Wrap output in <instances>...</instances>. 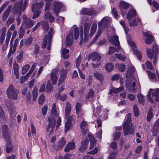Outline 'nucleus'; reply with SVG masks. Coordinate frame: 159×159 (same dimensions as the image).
<instances>
[{
	"mask_svg": "<svg viewBox=\"0 0 159 159\" xmlns=\"http://www.w3.org/2000/svg\"><path fill=\"white\" fill-rule=\"evenodd\" d=\"M58 115L59 113L57 110L56 105L55 103H53L50 115L48 118L49 123L47 129V131L48 132L49 131L50 134H52L53 132V129L55 125L56 119L57 117L59 116Z\"/></svg>",
	"mask_w": 159,
	"mask_h": 159,
	"instance_id": "nucleus-1",
	"label": "nucleus"
},
{
	"mask_svg": "<svg viewBox=\"0 0 159 159\" xmlns=\"http://www.w3.org/2000/svg\"><path fill=\"white\" fill-rule=\"evenodd\" d=\"M131 114L129 113L127 117L126 121L123 125L124 134L125 135L133 134L134 132V126L131 122Z\"/></svg>",
	"mask_w": 159,
	"mask_h": 159,
	"instance_id": "nucleus-2",
	"label": "nucleus"
},
{
	"mask_svg": "<svg viewBox=\"0 0 159 159\" xmlns=\"http://www.w3.org/2000/svg\"><path fill=\"white\" fill-rule=\"evenodd\" d=\"M72 28L74 29V31H70L68 34L66 40V43L67 46L71 45L73 40L74 37L75 40L77 39L79 35V30L75 25L73 26Z\"/></svg>",
	"mask_w": 159,
	"mask_h": 159,
	"instance_id": "nucleus-3",
	"label": "nucleus"
},
{
	"mask_svg": "<svg viewBox=\"0 0 159 159\" xmlns=\"http://www.w3.org/2000/svg\"><path fill=\"white\" fill-rule=\"evenodd\" d=\"M66 107L65 108V118L67 119L65 125V131L67 132L70 128L71 123L70 120H72V117L70 116L71 108L70 103L69 102L66 103Z\"/></svg>",
	"mask_w": 159,
	"mask_h": 159,
	"instance_id": "nucleus-4",
	"label": "nucleus"
},
{
	"mask_svg": "<svg viewBox=\"0 0 159 159\" xmlns=\"http://www.w3.org/2000/svg\"><path fill=\"white\" fill-rule=\"evenodd\" d=\"M101 56L97 52H93L90 54L88 57L89 61H92L93 67L97 68L101 64Z\"/></svg>",
	"mask_w": 159,
	"mask_h": 159,
	"instance_id": "nucleus-5",
	"label": "nucleus"
},
{
	"mask_svg": "<svg viewBox=\"0 0 159 159\" xmlns=\"http://www.w3.org/2000/svg\"><path fill=\"white\" fill-rule=\"evenodd\" d=\"M23 4L22 0L18 2H16L13 6L12 10L14 14H17L18 17L16 19L17 25H20V20L19 18L21 14V11Z\"/></svg>",
	"mask_w": 159,
	"mask_h": 159,
	"instance_id": "nucleus-6",
	"label": "nucleus"
},
{
	"mask_svg": "<svg viewBox=\"0 0 159 159\" xmlns=\"http://www.w3.org/2000/svg\"><path fill=\"white\" fill-rule=\"evenodd\" d=\"M147 98L148 101L152 103H153L154 100L159 102V89H154L153 91L152 89H150Z\"/></svg>",
	"mask_w": 159,
	"mask_h": 159,
	"instance_id": "nucleus-7",
	"label": "nucleus"
},
{
	"mask_svg": "<svg viewBox=\"0 0 159 159\" xmlns=\"http://www.w3.org/2000/svg\"><path fill=\"white\" fill-rule=\"evenodd\" d=\"M6 94L7 97L10 99L16 100L17 98V93L16 90L12 84H10L7 89Z\"/></svg>",
	"mask_w": 159,
	"mask_h": 159,
	"instance_id": "nucleus-8",
	"label": "nucleus"
},
{
	"mask_svg": "<svg viewBox=\"0 0 159 159\" xmlns=\"http://www.w3.org/2000/svg\"><path fill=\"white\" fill-rule=\"evenodd\" d=\"M66 140L63 137L59 139L56 143L53 145V148L57 150H60L66 144Z\"/></svg>",
	"mask_w": 159,
	"mask_h": 159,
	"instance_id": "nucleus-9",
	"label": "nucleus"
},
{
	"mask_svg": "<svg viewBox=\"0 0 159 159\" xmlns=\"http://www.w3.org/2000/svg\"><path fill=\"white\" fill-rule=\"evenodd\" d=\"M23 24L22 26L25 28V27L27 29L30 28L32 27L34 25L33 21L29 18H27L25 15L23 16Z\"/></svg>",
	"mask_w": 159,
	"mask_h": 159,
	"instance_id": "nucleus-10",
	"label": "nucleus"
},
{
	"mask_svg": "<svg viewBox=\"0 0 159 159\" xmlns=\"http://www.w3.org/2000/svg\"><path fill=\"white\" fill-rule=\"evenodd\" d=\"M129 4L124 1H121L119 4V7L120 9L122 15L124 16L125 14L126 10L128 8Z\"/></svg>",
	"mask_w": 159,
	"mask_h": 159,
	"instance_id": "nucleus-11",
	"label": "nucleus"
},
{
	"mask_svg": "<svg viewBox=\"0 0 159 159\" xmlns=\"http://www.w3.org/2000/svg\"><path fill=\"white\" fill-rule=\"evenodd\" d=\"M53 12L56 14V16H57L59 12L62 7V3L60 2L57 1L53 2Z\"/></svg>",
	"mask_w": 159,
	"mask_h": 159,
	"instance_id": "nucleus-12",
	"label": "nucleus"
},
{
	"mask_svg": "<svg viewBox=\"0 0 159 159\" xmlns=\"http://www.w3.org/2000/svg\"><path fill=\"white\" fill-rule=\"evenodd\" d=\"M58 70L57 68L52 70L50 73V77L52 83L53 85L56 84L57 81L58 80V76L57 73Z\"/></svg>",
	"mask_w": 159,
	"mask_h": 159,
	"instance_id": "nucleus-13",
	"label": "nucleus"
},
{
	"mask_svg": "<svg viewBox=\"0 0 159 159\" xmlns=\"http://www.w3.org/2000/svg\"><path fill=\"white\" fill-rule=\"evenodd\" d=\"M136 80L134 78L132 77L129 79L127 78L126 81V87L129 89L131 88L132 87L134 88L135 86Z\"/></svg>",
	"mask_w": 159,
	"mask_h": 159,
	"instance_id": "nucleus-14",
	"label": "nucleus"
},
{
	"mask_svg": "<svg viewBox=\"0 0 159 159\" xmlns=\"http://www.w3.org/2000/svg\"><path fill=\"white\" fill-rule=\"evenodd\" d=\"M111 22L110 18L109 17H104L98 23L99 28L103 27L108 25Z\"/></svg>",
	"mask_w": 159,
	"mask_h": 159,
	"instance_id": "nucleus-15",
	"label": "nucleus"
},
{
	"mask_svg": "<svg viewBox=\"0 0 159 159\" xmlns=\"http://www.w3.org/2000/svg\"><path fill=\"white\" fill-rule=\"evenodd\" d=\"M91 26L90 24L86 23L84 25V42L87 41L89 37V31Z\"/></svg>",
	"mask_w": 159,
	"mask_h": 159,
	"instance_id": "nucleus-16",
	"label": "nucleus"
},
{
	"mask_svg": "<svg viewBox=\"0 0 159 159\" xmlns=\"http://www.w3.org/2000/svg\"><path fill=\"white\" fill-rule=\"evenodd\" d=\"M67 72V70L66 69H63L61 72L60 77L59 78L58 85L59 86L62 84L66 78V74Z\"/></svg>",
	"mask_w": 159,
	"mask_h": 159,
	"instance_id": "nucleus-17",
	"label": "nucleus"
},
{
	"mask_svg": "<svg viewBox=\"0 0 159 159\" xmlns=\"http://www.w3.org/2000/svg\"><path fill=\"white\" fill-rule=\"evenodd\" d=\"M75 148V144L74 142H69L65 147L64 151L66 152H68L70 150H73Z\"/></svg>",
	"mask_w": 159,
	"mask_h": 159,
	"instance_id": "nucleus-18",
	"label": "nucleus"
},
{
	"mask_svg": "<svg viewBox=\"0 0 159 159\" xmlns=\"http://www.w3.org/2000/svg\"><path fill=\"white\" fill-rule=\"evenodd\" d=\"M88 124L85 121H82L80 123V128L82 130V133L84 134H86L88 130L87 128Z\"/></svg>",
	"mask_w": 159,
	"mask_h": 159,
	"instance_id": "nucleus-19",
	"label": "nucleus"
},
{
	"mask_svg": "<svg viewBox=\"0 0 159 159\" xmlns=\"http://www.w3.org/2000/svg\"><path fill=\"white\" fill-rule=\"evenodd\" d=\"M143 35L144 37H147L145 41L146 43L149 44L152 43L153 41V38L149 33L143 32Z\"/></svg>",
	"mask_w": 159,
	"mask_h": 159,
	"instance_id": "nucleus-20",
	"label": "nucleus"
},
{
	"mask_svg": "<svg viewBox=\"0 0 159 159\" xmlns=\"http://www.w3.org/2000/svg\"><path fill=\"white\" fill-rule=\"evenodd\" d=\"M109 40L110 42L112 43L113 44L116 46H118L119 44L118 36L114 35V36L109 37Z\"/></svg>",
	"mask_w": 159,
	"mask_h": 159,
	"instance_id": "nucleus-21",
	"label": "nucleus"
},
{
	"mask_svg": "<svg viewBox=\"0 0 159 159\" xmlns=\"http://www.w3.org/2000/svg\"><path fill=\"white\" fill-rule=\"evenodd\" d=\"M43 5V2L41 1L40 3H34L32 6V11L33 12L36 10H39L41 8Z\"/></svg>",
	"mask_w": 159,
	"mask_h": 159,
	"instance_id": "nucleus-22",
	"label": "nucleus"
},
{
	"mask_svg": "<svg viewBox=\"0 0 159 159\" xmlns=\"http://www.w3.org/2000/svg\"><path fill=\"white\" fill-rule=\"evenodd\" d=\"M136 15V11L133 9H130L127 15V19L130 20L134 17Z\"/></svg>",
	"mask_w": 159,
	"mask_h": 159,
	"instance_id": "nucleus-23",
	"label": "nucleus"
},
{
	"mask_svg": "<svg viewBox=\"0 0 159 159\" xmlns=\"http://www.w3.org/2000/svg\"><path fill=\"white\" fill-rule=\"evenodd\" d=\"M2 132L4 137H5L6 139H7L8 137V135L10 134V132L8 130V127L7 125H4L2 126Z\"/></svg>",
	"mask_w": 159,
	"mask_h": 159,
	"instance_id": "nucleus-24",
	"label": "nucleus"
},
{
	"mask_svg": "<svg viewBox=\"0 0 159 159\" xmlns=\"http://www.w3.org/2000/svg\"><path fill=\"white\" fill-rule=\"evenodd\" d=\"M89 143V140L87 139L82 141L81 145L79 148V150L81 152L85 151L86 149L87 145Z\"/></svg>",
	"mask_w": 159,
	"mask_h": 159,
	"instance_id": "nucleus-25",
	"label": "nucleus"
},
{
	"mask_svg": "<svg viewBox=\"0 0 159 159\" xmlns=\"http://www.w3.org/2000/svg\"><path fill=\"white\" fill-rule=\"evenodd\" d=\"M12 6L10 5L8 7L7 10L3 12V15L2 16V19L3 20H6L7 17L8 16L9 12L11 11L12 8Z\"/></svg>",
	"mask_w": 159,
	"mask_h": 159,
	"instance_id": "nucleus-26",
	"label": "nucleus"
},
{
	"mask_svg": "<svg viewBox=\"0 0 159 159\" xmlns=\"http://www.w3.org/2000/svg\"><path fill=\"white\" fill-rule=\"evenodd\" d=\"M7 140V144L6 145V151L7 153H9L11 151L13 148V146L10 143L11 139L10 138H7V139H6Z\"/></svg>",
	"mask_w": 159,
	"mask_h": 159,
	"instance_id": "nucleus-27",
	"label": "nucleus"
},
{
	"mask_svg": "<svg viewBox=\"0 0 159 159\" xmlns=\"http://www.w3.org/2000/svg\"><path fill=\"white\" fill-rule=\"evenodd\" d=\"M80 13L82 14L91 15L93 14V11L92 9L89 8H84L81 10Z\"/></svg>",
	"mask_w": 159,
	"mask_h": 159,
	"instance_id": "nucleus-28",
	"label": "nucleus"
},
{
	"mask_svg": "<svg viewBox=\"0 0 159 159\" xmlns=\"http://www.w3.org/2000/svg\"><path fill=\"white\" fill-rule=\"evenodd\" d=\"M69 50L65 48L62 49L61 52V56H62L64 59H66L68 58L69 56L68 54Z\"/></svg>",
	"mask_w": 159,
	"mask_h": 159,
	"instance_id": "nucleus-29",
	"label": "nucleus"
},
{
	"mask_svg": "<svg viewBox=\"0 0 159 159\" xmlns=\"http://www.w3.org/2000/svg\"><path fill=\"white\" fill-rule=\"evenodd\" d=\"M81 107L82 106L81 104L79 102H77L75 105V109L76 114L78 116L80 115H82L83 111Z\"/></svg>",
	"mask_w": 159,
	"mask_h": 159,
	"instance_id": "nucleus-30",
	"label": "nucleus"
},
{
	"mask_svg": "<svg viewBox=\"0 0 159 159\" xmlns=\"http://www.w3.org/2000/svg\"><path fill=\"white\" fill-rule=\"evenodd\" d=\"M45 19L48 20L50 23H52L54 20V17L52 15L51 13L49 12H47L44 16Z\"/></svg>",
	"mask_w": 159,
	"mask_h": 159,
	"instance_id": "nucleus-31",
	"label": "nucleus"
},
{
	"mask_svg": "<svg viewBox=\"0 0 159 159\" xmlns=\"http://www.w3.org/2000/svg\"><path fill=\"white\" fill-rule=\"evenodd\" d=\"M13 69L14 74L16 75V79L19 78V66L16 63H14L13 64Z\"/></svg>",
	"mask_w": 159,
	"mask_h": 159,
	"instance_id": "nucleus-32",
	"label": "nucleus"
},
{
	"mask_svg": "<svg viewBox=\"0 0 159 159\" xmlns=\"http://www.w3.org/2000/svg\"><path fill=\"white\" fill-rule=\"evenodd\" d=\"M93 76L101 82L103 80V76L100 72L96 71L93 74Z\"/></svg>",
	"mask_w": 159,
	"mask_h": 159,
	"instance_id": "nucleus-33",
	"label": "nucleus"
},
{
	"mask_svg": "<svg viewBox=\"0 0 159 159\" xmlns=\"http://www.w3.org/2000/svg\"><path fill=\"white\" fill-rule=\"evenodd\" d=\"M140 19L139 18H136L135 19L133 20L132 21L129 22V24L130 26H136L138 24H140Z\"/></svg>",
	"mask_w": 159,
	"mask_h": 159,
	"instance_id": "nucleus-34",
	"label": "nucleus"
},
{
	"mask_svg": "<svg viewBox=\"0 0 159 159\" xmlns=\"http://www.w3.org/2000/svg\"><path fill=\"white\" fill-rule=\"evenodd\" d=\"M6 32V27H3L2 29V33L0 38V45L2 44L4 40L5 33Z\"/></svg>",
	"mask_w": 159,
	"mask_h": 159,
	"instance_id": "nucleus-35",
	"label": "nucleus"
},
{
	"mask_svg": "<svg viewBox=\"0 0 159 159\" xmlns=\"http://www.w3.org/2000/svg\"><path fill=\"white\" fill-rule=\"evenodd\" d=\"M97 24L96 23H93L91 29L90 33V36L91 37L94 35L95 33L97 28Z\"/></svg>",
	"mask_w": 159,
	"mask_h": 159,
	"instance_id": "nucleus-36",
	"label": "nucleus"
},
{
	"mask_svg": "<svg viewBox=\"0 0 159 159\" xmlns=\"http://www.w3.org/2000/svg\"><path fill=\"white\" fill-rule=\"evenodd\" d=\"M146 51L148 57L150 59H152L154 52L153 50L150 48H147Z\"/></svg>",
	"mask_w": 159,
	"mask_h": 159,
	"instance_id": "nucleus-37",
	"label": "nucleus"
},
{
	"mask_svg": "<svg viewBox=\"0 0 159 159\" xmlns=\"http://www.w3.org/2000/svg\"><path fill=\"white\" fill-rule=\"evenodd\" d=\"M25 28L22 26L20 27L18 31L19 37L20 39L22 38L24 34Z\"/></svg>",
	"mask_w": 159,
	"mask_h": 159,
	"instance_id": "nucleus-38",
	"label": "nucleus"
},
{
	"mask_svg": "<svg viewBox=\"0 0 159 159\" xmlns=\"http://www.w3.org/2000/svg\"><path fill=\"white\" fill-rule=\"evenodd\" d=\"M57 98V99H59L61 101H65L66 98L67 96L66 94L64 93L61 94L60 93L56 94Z\"/></svg>",
	"mask_w": 159,
	"mask_h": 159,
	"instance_id": "nucleus-39",
	"label": "nucleus"
},
{
	"mask_svg": "<svg viewBox=\"0 0 159 159\" xmlns=\"http://www.w3.org/2000/svg\"><path fill=\"white\" fill-rule=\"evenodd\" d=\"M123 89V87H121L119 88H113L112 89L110 92V93H117L122 91Z\"/></svg>",
	"mask_w": 159,
	"mask_h": 159,
	"instance_id": "nucleus-40",
	"label": "nucleus"
},
{
	"mask_svg": "<svg viewBox=\"0 0 159 159\" xmlns=\"http://www.w3.org/2000/svg\"><path fill=\"white\" fill-rule=\"evenodd\" d=\"M105 68L108 72L111 71L114 68V65L111 63H107L105 66Z\"/></svg>",
	"mask_w": 159,
	"mask_h": 159,
	"instance_id": "nucleus-41",
	"label": "nucleus"
},
{
	"mask_svg": "<svg viewBox=\"0 0 159 159\" xmlns=\"http://www.w3.org/2000/svg\"><path fill=\"white\" fill-rule=\"evenodd\" d=\"M137 98L139 103L142 104H143L145 101V99L143 95L141 93L138 94L137 95Z\"/></svg>",
	"mask_w": 159,
	"mask_h": 159,
	"instance_id": "nucleus-42",
	"label": "nucleus"
},
{
	"mask_svg": "<svg viewBox=\"0 0 159 159\" xmlns=\"http://www.w3.org/2000/svg\"><path fill=\"white\" fill-rule=\"evenodd\" d=\"M48 36L47 35H45L43 39L42 45V48H46L47 43Z\"/></svg>",
	"mask_w": 159,
	"mask_h": 159,
	"instance_id": "nucleus-43",
	"label": "nucleus"
},
{
	"mask_svg": "<svg viewBox=\"0 0 159 159\" xmlns=\"http://www.w3.org/2000/svg\"><path fill=\"white\" fill-rule=\"evenodd\" d=\"M116 51H118L115 47L112 46H110L109 48L108 54L109 55H111Z\"/></svg>",
	"mask_w": 159,
	"mask_h": 159,
	"instance_id": "nucleus-44",
	"label": "nucleus"
},
{
	"mask_svg": "<svg viewBox=\"0 0 159 159\" xmlns=\"http://www.w3.org/2000/svg\"><path fill=\"white\" fill-rule=\"evenodd\" d=\"M152 108H150L147 114V120L149 122L153 117V114L152 113Z\"/></svg>",
	"mask_w": 159,
	"mask_h": 159,
	"instance_id": "nucleus-45",
	"label": "nucleus"
},
{
	"mask_svg": "<svg viewBox=\"0 0 159 159\" xmlns=\"http://www.w3.org/2000/svg\"><path fill=\"white\" fill-rule=\"evenodd\" d=\"M89 138L90 139V148L91 149L94 147L96 143V141L94 137L93 136H90L89 137Z\"/></svg>",
	"mask_w": 159,
	"mask_h": 159,
	"instance_id": "nucleus-46",
	"label": "nucleus"
},
{
	"mask_svg": "<svg viewBox=\"0 0 159 159\" xmlns=\"http://www.w3.org/2000/svg\"><path fill=\"white\" fill-rule=\"evenodd\" d=\"M42 28L45 32L48 31L49 27L47 23L45 21H42Z\"/></svg>",
	"mask_w": 159,
	"mask_h": 159,
	"instance_id": "nucleus-47",
	"label": "nucleus"
},
{
	"mask_svg": "<svg viewBox=\"0 0 159 159\" xmlns=\"http://www.w3.org/2000/svg\"><path fill=\"white\" fill-rule=\"evenodd\" d=\"M37 89L36 88H34L32 91L33 99L35 101L37 96Z\"/></svg>",
	"mask_w": 159,
	"mask_h": 159,
	"instance_id": "nucleus-48",
	"label": "nucleus"
},
{
	"mask_svg": "<svg viewBox=\"0 0 159 159\" xmlns=\"http://www.w3.org/2000/svg\"><path fill=\"white\" fill-rule=\"evenodd\" d=\"M101 33H102L101 30H98L97 34H96L95 37L93 39L92 42V43H94L96 41L97 39H98V38L100 36Z\"/></svg>",
	"mask_w": 159,
	"mask_h": 159,
	"instance_id": "nucleus-49",
	"label": "nucleus"
},
{
	"mask_svg": "<svg viewBox=\"0 0 159 159\" xmlns=\"http://www.w3.org/2000/svg\"><path fill=\"white\" fill-rule=\"evenodd\" d=\"M120 24L123 27L124 30L126 33H128L129 32V30L126 26V25L125 22L123 20H121L120 21Z\"/></svg>",
	"mask_w": 159,
	"mask_h": 159,
	"instance_id": "nucleus-50",
	"label": "nucleus"
},
{
	"mask_svg": "<svg viewBox=\"0 0 159 159\" xmlns=\"http://www.w3.org/2000/svg\"><path fill=\"white\" fill-rule=\"evenodd\" d=\"M134 115L136 117H137L139 115V111L137 105L136 104H134Z\"/></svg>",
	"mask_w": 159,
	"mask_h": 159,
	"instance_id": "nucleus-51",
	"label": "nucleus"
},
{
	"mask_svg": "<svg viewBox=\"0 0 159 159\" xmlns=\"http://www.w3.org/2000/svg\"><path fill=\"white\" fill-rule=\"evenodd\" d=\"M52 88V87L50 83V81H48L47 82V85L46 86V89L47 92L49 93L51 91Z\"/></svg>",
	"mask_w": 159,
	"mask_h": 159,
	"instance_id": "nucleus-52",
	"label": "nucleus"
},
{
	"mask_svg": "<svg viewBox=\"0 0 159 159\" xmlns=\"http://www.w3.org/2000/svg\"><path fill=\"white\" fill-rule=\"evenodd\" d=\"M30 67V65L28 64L23 66L22 68V73L23 75L27 71Z\"/></svg>",
	"mask_w": 159,
	"mask_h": 159,
	"instance_id": "nucleus-53",
	"label": "nucleus"
},
{
	"mask_svg": "<svg viewBox=\"0 0 159 159\" xmlns=\"http://www.w3.org/2000/svg\"><path fill=\"white\" fill-rule=\"evenodd\" d=\"M116 57L119 60L124 61L126 59L125 56L121 54H115Z\"/></svg>",
	"mask_w": 159,
	"mask_h": 159,
	"instance_id": "nucleus-54",
	"label": "nucleus"
},
{
	"mask_svg": "<svg viewBox=\"0 0 159 159\" xmlns=\"http://www.w3.org/2000/svg\"><path fill=\"white\" fill-rule=\"evenodd\" d=\"M81 60L82 58L80 56H79L76 59V66L77 68H78V67L80 66Z\"/></svg>",
	"mask_w": 159,
	"mask_h": 159,
	"instance_id": "nucleus-55",
	"label": "nucleus"
},
{
	"mask_svg": "<svg viewBox=\"0 0 159 159\" xmlns=\"http://www.w3.org/2000/svg\"><path fill=\"white\" fill-rule=\"evenodd\" d=\"M94 95V91L93 89H90L88 93L87 96V98L88 99L90 98H92Z\"/></svg>",
	"mask_w": 159,
	"mask_h": 159,
	"instance_id": "nucleus-56",
	"label": "nucleus"
},
{
	"mask_svg": "<svg viewBox=\"0 0 159 159\" xmlns=\"http://www.w3.org/2000/svg\"><path fill=\"white\" fill-rule=\"evenodd\" d=\"M134 54L136 55L138 59L139 60H140L142 58V55L140 52L135 49H134Z\"/></svg>",
	"mask_w": 159,
	"mask_h": 159,
	"instance_id": "nucleus-57",
	"label": "nucleus"
},
{
	"mask_svg": "<svg viewBox=\"0 0 159 159\" xmlns=\"http://www.w3.org/2000/svg\"><path fill=\"white\" fill-rule=\"evenodd\" d=\"M54 34L53 30L52 28H51L48 32V38L49 43L50 40V39L52 38V36Z\"/></svg>",
	"mask_w": 159,
	"mask_h": 159,
	"instance_id": "nucleus-58",
	"label": "nucleus"
},
{
	"mask_svg": "<svg viewBox=\"0 0 159 159\" xmlns=\"http://www.w3.org/2000/svg\"><path fill=\"white\" fill-rule=\"evenodd\" d=\"M153 50L155 52V54L158 55L159 53V48L158 46L154 45L153 47Z\"/></svg>",
	"mask_w": 159,
	"mask_h": 159,
	"instance_id": "nucleus-59",
	"label": "nucleus"
},
{
	"mask_svg": "<svg viewBox=\"0 0 159 159\" xmlns=\"http://www.w3.org/2000/svg\"><path fill=\"white\" fill-rule=\"evenodd\" d=\"M118 67L119 70L121 72H124L125 70V66L123 64H118Z\"/></svg>",
	"mask_w": 159,
	"mask_h": 159,
	"instance_id": "nucleus-60",
	"label": "nucleus"
},
{
	"mask_svg": "<svg viewBox=\"0 0 159 159\" xmlns=\"http://www.w3.org/2000/svg\"><path fill=\"white\" fill-rule=\"evenodd\" d=\"M127 41L129 44L132 47L133 49H134V48H136V45L133 41L131 39H128Z\"/></svg>",
	"mask_w": 159,
	"mask_h": 159,
	"instance_id": "nucleus-61",
	"label": "nucleus"
},
{
	"mask_svg": "<svg viewBox=\"0 0 159 159\" xmlns=\"http://www.w3.org/2000/svg\"><path fill=\"white\" fill-rule=\"evenodd\" d=\"M33 13L34 14L33 18L34 19L38 17L39 16L40 13V11L39 10H36L35 11H34Z\"/></svg>",
	"mask_w": 159,
	"mask_h": 159,
	"instance_id": "nucleus-62",
	"label": "nucleus"
},
{
	"mask_svg": "<svg viewBox=\"0 0 159 159\" xmlns=\"http://www.w3.org/2000/svg\"><path fill=\"white\" fill-rule=\"evenodd\" d=\"M11 32L9 30H8L7 34V37L5 40L6 42L9 43L10 39L11 38Z\"/></svg>",
	"mask_w": 159,
	"mask_h": 159,
	"instance_id": "nucleus-63",
	"label": "nucleus"
},
{
	"mask_svg": "<svg viewBox=\"0 0 159 159\" xmlns=\"http://www.w3.org/2000/svg\"><path fill=\"white\" fill-rule=\"evenodd\" d=\"M45 100L44 96L43 94H41L39 97V103L40 104H42Z\"/></svg>",
	"mask_w": 159,
	"mask_h": 159,
	"instance_id": "nucleus-64",
	"label": "nucleus"
}]
</instances>
